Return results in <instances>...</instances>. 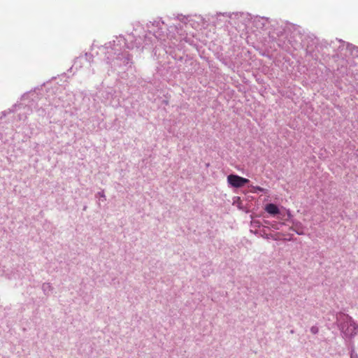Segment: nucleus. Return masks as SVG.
<instances>
[{
	"mask_svg": "<svg viewBox=\"0 0 358 358\" xmlns=\"http://www.w3.org/2000/svg\"><path fill=\"white\" fill-rule=\"evenodd\" d=\"M228 182L234 187H241L249 182V180L237 175L231 174L227 176Z\"/></svg>",
	"mask_w": 358,
	"mask_h": 358,
	"instance_id": "1",
	"label": "nucleus"
},
{
	"mask_svg": "<svg viewBox=\"0 0 358 358\" xmlns=\"http://www.w3.org/2000/svg\"><path fill=\"white\" fill-rule=\"evenodd\" d=\"M266 189L259 186H252L251 192L252 193H257V192H265Z\"/></svg>",
	"mask_w": 358,
	"mask_h": 358,
	"instance_id": "3",
	"label": "nucleus"
},
{
	"mask_svg": "<svg viewBox=\"0 0 358 358\" xmlns=\"http://www.w3.org/2000/svg\"><path fill=\"white\" fill-rule=\"evenodd\" d=\"M265 210L271 215H275L279 213L280 210L278 206L273 203H268L265 206Z\"/></svg>",
	"mask_w": 358,
	"mask_h": 358,
	"instance_id": "2",
	"label": "nucleus"
},
{
	"mask_svg": "<svg viewBox=\"0 0 358 358\" xmlns=\"http://www.w3.org/2000/svg\"><path fill=\"white\" fill-rule=\"evenodd\" d=\"M292 229L296 231L299 235L303 234V230L299 229V227H298V224H294V226L292 227Z\"/></svg>",
	"mask_w": 358,
	"mask_h": 358,
	"instance_id": "4",
	"label": "nucleus"
}]
</instances>
